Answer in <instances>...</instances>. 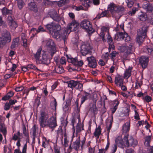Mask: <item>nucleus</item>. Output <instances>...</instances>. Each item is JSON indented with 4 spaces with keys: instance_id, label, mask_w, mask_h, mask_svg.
<instances>
[{
    "instance_id": "obj_7",
    "label": "nucleus",
    "mask_w": 153,
    "mask_h": 153,
    "mask_svg": "<svg viewBox=\"0 0 153 153\" xmlns=\"http://www.w3.org/2000/svg\"><path fill=\"white\" fill-rule=\"evenodd\" d=\"M48 14L50 17L56 22H58L59 23L60 22H61L60 23L62 25L65 24V22L63 20L62 18L58 15L57 12L56 11L53 10L49 12V13Z\"/></svg>"
},
{
    "instance_id": "obj_12",
    "label": "nucleus",
    "mask_w": 153,
    "mask_h": 153,
    "mask_svg": "<svg viewBox=\"0 0 153 153\" xmlns=\"http://www.w3.org/2000/svg\"><path fill=\"white\" fill-rule=\"evenodd\" d=\"M79 24L75 21H73L70 23L69 27L68 29L64 30H66L67 33L68 34L71 31H73L76 30L79 27Z\"/></svg>"
},
{
    "instance_id": "obj_19",
    "label": "nucleus",
    "mask_w": 153,
    "mask_h": 153,
    "mask_svg": "<svg viewBox=\"0 0 153 153\" xmlns=\"http://www.w3.org/2000/svg\"><path fill=\"white\" fill-rule=\"evenodd\" d=\"M109 34V29L108 28L105 26L102 27L101 28L100 36L102 38V40L103 42L106 41V40L105 39V35H106V36H107V35Z\"/></svg>"
},
{
    "instance_id": "obj_42",
    "label": "nucleus",
    "mask_w": 153,
    "mask_h": 153,
    "mask_svg": "<svg viewBox=\"0 0 153 153\" xmlns=\"http://www.w3.org/2000/svg\"><path fill=\"white\" fill-rule=\"evenodd\" d=\"M55 70L56 73L58 74H62L63 73L64 71V69L62 65H60L57 67L55 68Z\"/></svg>"
},
{
    "instance_id": "obj_21",
    "label": "nucleus",
    "mask_w": 153,
    "mask_h": 153,
    "mask_svg": "<svg viewBox=\"0 0 153 153\" xmlns=\"http://www.w3.org/2000/svg\"><path fill=\"white\" fill-rule=\"evenodd\" d=\"M46 45L48 48H50L51 52L55 51L54 53L56 52V48L54 42L52 40L50 39L48 40L47 41Z\"/></svg>"
},
{
    "instance_id": "obj_40",
    "label": "nucleus",
    "mask_w": 153,
    "mask_h": 153,
    "mask_svg": "<svg viewBox=\"0 0 153 153\" xmlns=\"http://www.w3.org/2000/svg\"><path fill=\"white\" fill-rule=\"evenodd\" d=\"M92 3V0H84L82 4L86 7H88L91 5Z\"/></svg>"
},
{
    "instance_id": "obj_37",
    "label": "nucleus",
    "mask_w": 153,
    "mask_h": 153,
    "mask_svg": "<svg viewBox=\"0 0 153 153\" xmlns=\"http://www.w3.org/2000/svg\"><path fill=\"white\" fill-rule=\"evenodd\" d=\"M8 23L10 28L12 29L15 30L17 27V24L14 21L8 22Z\"/></svg>"
},
{
    "instance_id": "obj_23",
    "label": "nucleus",
    "mask_w": 153,
    "mask_h": 153,
    "mask_svg": "<svg viewBox=\"0 0 153 153\" xmlns=\"http://www.w3.org/2000/svg\"><path fill=\"white\" fill-rule=\"evenodd\" d=\"M127 139L129 144V147L130 145L133 147H134L138 144V141L136 139H134L132 136L127 137Z\"/></svg>"
},
{
    "instance_id": "obj_15",
    "label": "nucleus",
    "mask_w": 153,
    "mask_h": 153,
    "mask_svg": "<svg viewBox=\"0 0 153 153\" xmlns=\"http://www.w3.org/2000/svg\"><path fill=\"white\" fill-rule=\"evenodd\" d=\"M87 60L88 62V66L92 68H95L97 65V63L94 57L91 56L90 57H88Z\"/></svg>"
},
{
    "instance_id": "obj_57",
    "label": "nucleus",
    "mask_w": 153,
    "mask_h": 153,
    "mask_svg": "<svg viewBox=\"0 0 153 153\" xmlns=\"http://www.w3.org/2000/svg\"><path fill=\"white\" fill-rule=\"evenodd\" d=\"M28 70L29 69H33L36 70L37 69L35 65L32 64H30L27 65Z\"/></svg>"
},
{
    "instance_id": "obj_35",
    "label": "nucleus",
    "mask_w": 153,
    "mask_h": 153,
    "mask_svg": "<svg viewBox=\"0 0 153 153\" xmlns=\"http://www.w3.org/2000/svg\"><path fill=\"white\" fill-rule=\"evenodd\" d=\"M19 42V39L17 38H14L12 42L10 48L11 49L15 48L18 45Z\"/></svg>"
},
{
    "instance_id": "obj_11",
    "label": "nucleus",
    "mask_w": 153,
    "mask_h": 153,
    "mask_svg": "<svg viewBox=\"0 0 153 153\" xmlns=\"http://www.w3.org/2000/svg\"><path fill=\"white\" fill-rule=\"evenodd\" d=\"M80 136L77 137L74 141L70 142V144L69 147V149L71 151L72 149H74L76 151L78 150L80 147Z\"/></svg>"
},
{
    "instance_id": "obj_44",
    "label": "nucleus",
    "mask_w": 153,
    "mask_h": 153,
    "mask_svg": "<svg viewBox=\"0 0 153 153\" xmlns=\"http://www.w3.org/2000/svg\"><path fill=\"white\" fill-rule=\"evenodd\" d=\"M7 42H8L3 39V38L0 37V48L3 47Z\"/></svg>"
},
{
    "instance_id": "obj_4",
    "label": "nucleus",
    "mask_w": 153,
    "mask_h": 153,
    "mask_svg": "<svg viewBox=\"0 0 153 153\" xmlns=\"http://www.w3.org/2000/svg\"><path fill=\"white\" fill-rule=\"evenodd\" d=\"M80 25L81 27L85 30L90 35L95 32V30L92 27L91 23L88 21L84 20L82 21Z\"/></svg>"
},
{
    "instance_id": "obj_61",
    "label": "nucleus",
    "mask_w": 153,
    "mask_h": 153,
    "mask_svg": "<svg viewBox=\"0 0 153 153\" xmlns=\"http://www.w3.org/2000/svg\"><path fill=\"white\" fill-rule=\"evenodd\" d=\"M147 10L148 11L150 12V13H152L153 11V6L149 4L147 6Z\"/></svg>"
},
{
    "instance_id": "obj_27",
    "label": "nucleus",
    "mask_w": 153,
    "mask_h": 153,
    "mask_svg": "<svg viewBox=\"0 0 153 153\" xmlns=\"http://www.w3.org/2000/svg\"><path fill=\"white\" fill-rule=\"evenodd\" d=\"M124 33L119 32L117 33L115 35L114 39L119 41L121 40H123L125 39Z\"/></svg>"
},
{
    "instance_id": "obj_24",
    "label": "nucleus",
    "mask_w": 153,
    "mask_h": 153,
    "mask_svg": "<svg viewBox=\"0 0 153 153\" xmlns=\"http://www.w3.org/2000/svg\"><path fill=\"white\" fill-rule=\"evenodd\" d=\"M65 82L68 84V86L72 89L74 88L78 84V81H75L74 80H71Z\"/></svg>"
},
{
    "instance_id": "obj_56",
    "label": "nucleus",
    "mask_w": 153,
    "mask_h": 153,
    "mask_svg": "<svg viewBox=\"0 0 153 153\" xmlns=\"http://www.w3.org/2000/svg\"><path fill=\"white\" fill-rule=\"evenodd\" d=\"M118 53L116 51H114L110 53L109 56L111 59H113L116 57V55Z\"/></svg>"
},
{
    "instance_id": "obj_36",
    "label": "nucleus",
    "mask_w": 153,
    "mask_h": 153,
    "mask_svg": "<svg viewBox=\"0 0 153 153\" xmlns=\"http://www.w3.org/2000/svg\"><path fill=\"white\" fill-rule=\"evenodd\" d=\"M137 7H133L131 10V11H129L128 13L129 15L131 16H133L135 13L136 12L139 10V4H137Z\"/></svg>"
},
{
    "instance_id": "obj_16",
    "label": "nucleus",
    "mask_w": 153,
    "mask_h": 153,
    "mask_svg": "<svg viewBox=\"0 0 153 153\" xmlns=\"http://www.w3.org/2000/svg\"><path fill=\"white\" fill-rule=\"evenodd\" d=\"M149 59L148 57L142 56L139 59V63L143 68L145 69L147 67Z\"/></svg>"
},
{
    "instance_id": "obj_25",
    "label": "nucleus",
    "mask_w": 153,
    "mask_h": 153,
    "mask_svg": "<svg viewBox=\"0 0 153 153\" xmlns=\"http://www.w3.org/2000/svg\"><path fill=\"white\" fill-rule=\"evenodd\" d=\"M53 99L51 102L50 105L51 109L56 111V107L57 105L56 99L53 97H52Z\"/></svg>"
},
{
    "instance_id": "obj_20",
    "label": "nucleus",
    "mask_w": 153,
    "mask_h": 153,
    "mask_svg": "<svg viewBox=\"0 0 153 153\" xmlns=\"http://www.w3.org/2000/svg\"><path fill=\"white\" fill-rule=\"evenodd\" d=\"M130 123L126 122L123 126V134L124 136L127 137L128 136V132L130 130Z\"/></svg>"
},
{
    "instance_id": "obj_28",
    "label": "nucleus",
    "mask_w": 153,
    "mask_h": 153,
    "mask_svg": "<svg viewBox=\"0 0 153 153\" xmlns=\"http://www.w3.org/2000/svg\"><path fill=\"white\" fill-rule=\"evenodd\" d=\"M34 1V2H31L29 4L28 6L30 10L36 12L38 11V9Z\"/></svg>"
},
{
    "instance_id": "obj_52",
    "label": "nucleus",
    "mask_w": 153,
    "mask_h": 153,
    "mask_svg": "<svg viewBox=\"0 0 153 153\" xmlns=\"http://www.w3.org/2000/svg\"><path fill=\"white\" fill-rule=\"evenodd\" d=\"M23 133L25 136L29 135L28 131L27 130L26 127L25 125H24L22 127Z\"/></svg>"
},
{
    "instance_id": "obj_29",
    "label": "nucleus",
    "mask_w": 153,
    "mask_h": 153,
    "mask_svg": "<svg viewBox=\"0 0 153 153\" xmlns=\"http://www.w3.org/2000/svg\"><path fill=\"white\" fill-rule=\"evenodd\" d=\"M144 51L148 54L153 56V47L148 46L144 49Z\"/></svg>"
},
{
    "instance_id": "obj_1",
    "label": "nucleus",
    "mask_w": 153,
    "mask_h": 153,
    "mask_svg": "<svg viewBox=\"0 0 153 153\" xmlns=\"http://www.w3.org/2000/svg\"><path fill=\"white\" fill-rule=\"evenodd\" d=\"M45 27L52 34L53 37L56 39H63L65 43L66 37L67 35L66 30L61 29L59 24L54 22L45 25Z\"/></svg>"
},
{
    "instance_id": "obj_10",
    "label": "nucleus",
    "mask_w": 153,
    "mask_h": 153,
    "mask_svg": "<svg viewBox=\"0 0 153 153\" xmlns=\"http://www.w3.org/2000/svg\"><path fill=\"white\" fill-rule=\"evenodd\" d=\"M41 116L39 118V123L41 127L44 128L45 127L46 125L44 124L48 120V114L46 112L43 111L41 113Z\"/></svg>"
},
{
    "instance_id": "obj_18",
    "label": "nucleus",
    "mask_w": 153,
    "mask_h": 153,
    "mask_svg": "<svg viewBox=\"0 0 153 153\" xmlns=\"http://www.w3.org/2000/svg\"><path fill=\"white\" fill-rule=\"evenodd\" d=\"M91 97V96L90 93L84 91L83 93L82 94V97L80 99L81 105L83 104L86 101L90 99Z\"/></svg>"
},
{
    "instance_id": "obj_38",
    "label": "nucleus",
    "mask_w": 153,
    "mask_h": 153,
    "mask_svg": "<svg viewBox=\"0 0 153 153\" xmlns=\"http://www.w3.org/2000/svg\"><path fill=\"white\" fill-rule=\"evenodd\" d=\"M90 111L92 112L94 115H96L97 113L98 109L97 107L96 104H93L91 106L90 108Z\"/></svg>"
},
{
    "instance_id": "obj_31",
    "label": "nucleus",
    "mask_w": 153,
    "mask_h": 153,
    "mask_svg": "<svg viewBox=\"0 0 153 153\" xmlns=\"http://www.w3.org/2000/svg\"><path fill=\"white\" fill-rule=\"evenodd\" d=\"M62 126H60L58 128V130L56 131V137L58 138L60 137V138L62 139L63 138V130L62 129Z\"/></svg>"
},
{
    "instance_id": "obj_58",
    "label": "nucleus",
    "mask_w": 153,
    "mask_h": 153,
    "mask_svg": "<svg viewBox=\"0 0 153 153\" xmlns=\"http://www.w3.org/2000/svg\"><path fill=\"white\" fill-rule=\"evenodd\" d=\"M17 102V100L15 99L12 100L10 99L9 100V102H8L9 103L10 105L11 106L15 104Z\"/></svg>"
},
{
    "instance_id": "obj_22",
    "label": "nucleus",
    "mask_w": 153,
    "mask_h": 153,
    "mask_svg": "<svg viewBox=\"0 0 153 153\" xmlns=\"http://www.w3.org/2000/svg\"><path fill=\"white\" fill-rule=\"evenodd\" d=\"M1 36L4 39L10 42L11 40L10 33L7 30H4L2 33Z\"/></svg>"
},
{
    "instance_id": "obj_30",
    "label": "nucleus",
    "mask_w": 153,
    "mask_h": 153,
    "mask_svg": "<svg viewBox=\"0 0 153 153\" xmlns=\"http://www.w3.org/2000/svg\"><path fill=\"white\" fill-rule=\"evenodd\" d=\"M14 93L12 91H10L2 98V100L4 101L8 100L13 96Z\"/></svg>"
},
{
    "instance_id": "obj_60",
    "label": "nucleus",
    "mask_w": 153,
    "mask_h": 153,
    "mask_svg": "<svg viewBox=\"0 0 153 153\" xmlns=\"http://www.w3.org/2000/svg\"><path fill=\"white\" fill-rule=\"evenodd\" d=\"M11 105L8 102H6L4 105V109L5 111L8 110L10 108Z\"/></svg>"
},
{
    "instance_id": "obj_17",
    "label": "nucleus",
    "mask_w": 153,
    "mask_h": 153,
    "mask_svg": "<svg viewBox=\"0 0 153 153\" xmlns=\"http://www.w3.org/2000/svg\"><path fill=\"white\" fill-rule=\"evenodd\" d=\"M120 102L117 100H115L112 101L110 109L111 112V115L116 112L118 108Z\"/></svg>"
},
{
    "instance_id": "obj_46",
    "label": "nucleus",
    "mask_w": 153,
    "mask_h": 153,
    "mask_svg": "<svg viewBox=\"0 0 153 153\" xmlns=\"http://www.w3.org/2000/svg\"><path fill=\"white\" fill-rule=\"evenodd\" d=\"M51 3L49 0H43L42 5L43 6H48L51 5Z\"/></svg>"
},
{
    "instance_id": "obj_8",
    "label": "nucleus",
    "mask_w": 153,
    "mask_h": 153,
    "mask_svg": "<svg viewBox=\"0 0 153 153\" xmlns=\"http://www.w3.org/2000/svg\"><path fill=\"white\" fill-rule=\"evenodd\" d=\"M80 52L82 55L85 56L91 53V48L89 43H83L81 46Z\"/></svg>"
},
{
    "instance_id": "obj_33",
    "label": "nucleus",
    "mask_w": 153,
    "mask_h": 153,
    "mask_svg": "<svg viewBox=\"0 0 153 153\" xmlns=\"http://www.w3.org/2000/svg\"><path fill=\"white\" fill-rule=\"evenodd\" d=\"M108 11L105 10L102 11L100 14H98L96 16V18L98 19H100L101 17H103L105 16H108Z\"/></svg>"
},
{
    "instance_id": "obj_41",
    "label": "nucleus",
    "mask_w": 153,
    "mask_h": 153,
    "mask_svg": "<svg viewBox=\"0 0 153 153\" xmlns=\"http://www.w3.org/2000/svg\"><path fill=\"white\" fill-rule=\"evenodd\" d=\"M101 128L100 126H98L97 129L95 130L94 133V136L98 138L101 134Z\"/></svg>"
},
{
    "instance_id": "obj_51",
    "label": "nucleus",
    "mask_w": 153,
    "mask_h": 153,
    "mask_svg": "<svg viewBox=\"0 0 153 153\" xmlns=\"http://www.w3.org/2000/svg\"><path fill=\"white\" fill-rule=\"evenodd\" d=\"M107 36V42L108 43L113 44L112 39L109 34L107 35V36Z\"/></svg>"
},
{
    "instance_id": "obj_62",
    "label": "nucleus",
    "mask_w": 153,
    "mask_h": 153,
    "mask_svg": "<svg viewBox=\"0 0 153 153\" xmlns=\"http://www.w3.org/2000/svg\"><path fill=\"white\" fill-rule=\"evenodd\" d=\"M78 86L76 87V89H78L79 91H82L83 85L82 84L79 83L78 81Z\"/></svg>"
},
{
    "instance_id": "obj_45",
    "label": "nucleus",
    "mask_w": 153,
    "mask_h": 153,
    "mask_svg": "<svg viewBox=\"0 0 153 153\" xmlns=\"http://www.w3.org/2000/svg\"><path fill=\"white\" fill-rule=\"evenodd\" d=\"M70 106H68V105H66L64 103L62 106V109L63 111L65 113H67L68 112L69 110H70Z\"/></svg>"
},
{
    "instance_id": "obj_49",
    "label": "nucleus",
    "mask_w": 153,
    "mask_h": 153,
    "mask_svg": "<svg viewBox=\"0 0 153 153\" xmlns=\"http://www.w3.org/2000/svg\"><path fill=\"white\" fill-rule=\"evenodd\" d=\"M143 99L144 101H146L147 102H150L152 100V98L149 95H146L143 98Z\"/></svg>"
},
{
    "instance_id": "obj_48",
    "label": "nucleus",
    "mask_w": 153,
    "mask_h": 153,
    "mask_svg": "<svg viewBox=\"0 0 153 153\" xmlns=\"http://www.w3.org/2000/svg\"><path fill=\"white\" fill-rule=\"evenodd\" d=\"M126 2L129 8L131 7L134 4V0H126Z\"/></svg>"
},
{
    "instance_id": "obj_9",
    "label": "nucleus",
    "mask_w": 153,
    "mask_h": 153,
    "mask_svg": "<svg viewBox=\"0 0 153 153\" xmlns=\"http://www.w3.org/2000/svg\"><path fill=\"white\" fill-rule=\"evenodd\" d=\"M66 56L68 62L71 63L76 66H81L83 64V62L82 60L78 61L77 57L73 58L70 55H66Z\"/></svg>"
},
{
    "instance_id": "obj_34",
    "label": "nucleus",
    "mask_w": 153,
    "mask_h": 153,
    "mask_svg": "<svg viewBox=\"0 0 153 153\" xmlns=\"http://www.w3.org/2000/svg\"><path fill=\"white\" fill-rule=\"evenodd\" d=\"M132 69V68L130 67L125 71L124 74V77L125 78H128L131 76Z\"/></svg>"
},
{
    "instance_id": "obj_53",
    "label": "nucleus",
    "mask_w": 153,
    "mask_h": 153,
    "mask_svg": "<svg viewBox=\"0 0 153 153\" xmlns=\"http://www.w3.org/2000/svg\"><path fill=\"white\" fill-rule=\"evenodd\" d=\"M68 2V0H61L58 3L59 6H62L65 5Z\"/></svg>"
},
{
    "instance_id": "obj_5",
    "label": "nucleus",
    "mask_w": 153,
    "mask_h": 153,
    "mask_svg": "<svg viewBox=\"0 0 153 153\" xmlns=\"http://www.w3.org/2000/svg\"><path fill=\"white\" fill-rule=\"evenodd\" d=\"M147 32V28L146 27H143L142 30L138 32L137 37V42L139 44L142 43L146 36Z\"/></svg>"
},
{
    "instance_id": "obj_2",
    "label": "nucleus",
    "mask_w": 153,
    "mask_h": 153,
    "mask_svg": "<svg viewBox=\"0 0 153 153\" xmlns=\"http://www.w3.org/2000/svg\"><path fill=\"white\" fill-rule=\"evenodd\" d=\"M54 52L50 53L42 50V48L40 47L36 53L34 54V57L36 61H40L41 64L48 65L50 63V60L54 54Z\"/></svg>"
},
{
    "instance_id": "obj_13",
    "label": "nucleus",
    "mask_w": 153,
    "mask_h": 153,
    "mask_svg": "<svg viewBox=\"0 0 153 153\" xmlns=\"http://www.w3.org/2000/svg\"><path fill=\"white\" fill-rule=\"evenodd\" d=\"M47 123L44 125H46L45 127H48L50 128L53 129L57 126L56 119L53 117L48 120Z\"/></svg>"
},
{
    "instance_id": "obj_63",
    "label": "nucleus",
    "mask_w": 153,
    "mask_h": 153,
    "mask_svg": "<svg viewBox=\"0 0 153 153\" xmlns=\"http://www.w3.org/2000/svg\"><path fill=\"white\" fill-rule=\"evenodd\" d=\"M36 125H34L32 128V130L33 131V136L36 135Z\"/></svg>"
},
{
    "instance_id": "obj_50",
    "label": "nucleus",
    "mask_w": 153,
    "mask_h": 153,
    "mask_svg": "<svg viewBox=\"0 0 153 153\" xmlns=\"http://www.w3.org/2000/svg\"><path fill=\"white\" fill-rule=\"evenodd\" d=\"M24 5V2L22 0H19L17 1V5L19 9H22Z\"/></svg>"
},
{
    "instance_id": "obj_3",
    "label": "nucleus",
    "mask_w": 153,
    "mask_h": 153,
    "mask_svg": "<svg viewBox=\"0 0 153 153\" xmlns=\"http://www.w3.org/2000/svg\"><path fill=\"white\" fill-rule=\"evenodd\" d=\"M124 10V8L123 6H117L113 3L108 6L107 11L108 12L110 11L112 17L116 19H120L123 14Z\"/></svg>"
},
{
    "instance_id": "obj_64",
    "label": "nucleus",
    "mask_w": 153,
    "mask_h": 153,
    "mask_svg": "<svg viewBox=\"0 0 153 153\" xmlns=\"http://www.w3.org/2000/svg\"><path fill=\"white\" fill-rule=\"evenodd\" d=\"M54 153H60V148L57 146H54Z\"/></svg>"
},
{
    "instance_id": "obj_59",
    "label": "nucleus",
    "mask_w": 153,
    "mask_h": 153,
    "mask_svg": "<svg viewBox=\"0 0 153 153\" xmlns=\"http://www.w3.org/2000/svg\"><path fill=\"white\" fill-rule=\"evenodd\" d=\"M71 99L69 97L66 100L65 102L64 103V104L71 106Z\"/></svg>"
},
{
    "instance_id": "obj_14",
    "label": "nucleus",
    "mask_w": 153,
    "mask_h": 153,
    "mask_svg": "<svg viewBox=\"0 0 153 153\" xmlns=\"http://www.w3.org/2000/svg\"><path fill=\"white\" fill-rule=\"evenodd\" d=\"M132 46L129 45L128 46H121L119 47V49L121 52H125L128 55L132 53Z\"/></svg>"
},
{
    "instance_id": "obj_6",
    "label": "nucleus",
    "mask_w": 153,
    "mask_h": 153,
    "mask_svg": "<svg viewBox=\"0 0 153 153\" xmlns=\"http://www.w3.org/2000/svg\"><path fill=\"white\" fill-rule=\"evenodd\" d=\"M115 143V144L120 148H123L124 147H129V144L126 137L124 136L123 139L120 138L119 139V138H116Z\"/></svg>"
},
{
    "instance_id": "obj_47",
    "label": "nucleus",
    "mask_w": 153,
    "mask_h": 153,
    "mask_svg": "<svg viewBox=\"0 0 153 153\" xmlns=\"http://www.w3.org/2000/svg\"><path fill=\"white\" fill-rule=\"evenodd\" d=\"M2 17L0 16V26H1L5 28L7 27V25L6 22L2 19Z\"/></svg>"
},
{
    "instance_id": "obj_54",
    "label": "nucleus",
    "mask_w": 153,
    "mask_h": 153,
    "mask_svg": "<svg viewBox=\"0 0 153 153\" xmlns=\"http://www.w3.org/2000/svg\"><path fill=\"white\" fill-rule=\"evenodd\" d=\"M125 39H123L126 42H128L130 40L131 37L126 33H124Z\"/></svg>"
},
{
    "instance_id": "obj_26",
    "label": "nucleus",
    "mask_w": 153,
    "mask_h": 153,
    "mask_svg": "<svg viewBox=\"0 0 153 153\" xmlns=\"http://www.w3.org/2000/svg\"><path fill=\"white\" fill-rule=\"evenodd\" d=\"M115 83L117 85L121 86L123 84V79L120 76H118L115 77Z\"/></svg>"
},
{
    "instance_id": "obj_55",
    "label": "nucleus",
    "mask_w": 153,
    "mask_h": 153,
    "mask_svg": "<svg viewBox=\"0 0 153 153\" xmlns=\"http://www.w3.org/2000/svg\"><path fill=\"white\" fill-rule=\"evenodd\" d=\"M82 127L81 126L77 124V125L76 128V134H77L79 133H80L82 130Z\"/></svg>"
},
{
    "instance_id": "obj_43",
    "label": "nucleus",
    "mask_w": 153,
    "mask_h": 153,
    "mask_svg": "<svg viewBox=\"0 0 153 153\" xmlns=\"http://www.w3.org/2000/svg\"><path fill=\"white\" fill-rule=\"evenodd\" d=\"M151 136H147L145 140V142H144L145 145L146 146H150V144L151 142Z\"/></svg>"
},
{
    "instance_id": "obj_32",
    "label": "nucleus",
    "mask_w": 153,
    "mask_h": 153,
    "mask_svg": "<svg viewBox=\"0 0 153 153\" xmlns=\"http://www.w3.org/2000/svg\"><path fill=\"white\" fill-rule=\"evenodd\" d=\"M113 120V116L112 115H111L110 120L108 123L107 122L106 125V127L107 129V132L110 133V130L112 127Z\"/></svg>"
},
{
    "instance_id": "obj_39",
    "label": "nucleus",
    "mask_w": 153,
    "mask_h": 153,
    "mask_svg": "<svg viewBox=\"0 0 153 153\" xmlns=\"http://www.w3.org/2000/svg\"><path fill=\"white\" fill-rule=\"evenodd\" d=\"M42 139V146L44 148H46L48 145L49 140H48L44 136L43 137Z\"/></svg>"
}]
</instances>
